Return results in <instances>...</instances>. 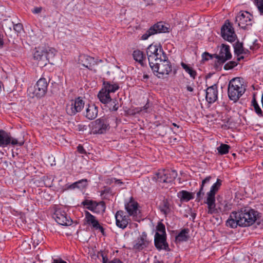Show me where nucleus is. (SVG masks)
<instances>
[{
  "mask_svg": "<svg viewBox=\"0 0 263 263\" xmlns=\"http://www.w3.org/2000/svg\"><path fill=\"white\" fill-rule=\"evenodd\" d=\"M257 212L249 208L241 209L238 212L231 213L226 221V226L231 228H236L237 226L248 227L252 225L256 220Z\"/></svg>",
  "mask_w": 263,
  "mask_h": 263,
  "instance_id": "nucleus-1",
  "label": "nucleus"
},
{
  "mask_svg": "<svg viewBox=\"0 0 263 263\" xmlns=\"http://www.w3.org/2000/svg\"><path fill=\"white\" fill-rule=\"evenodd\" d=\"M166 58L165 54H162V56L157 61L149 64L153 73L159 78H163L164 76L168 75L172 70L171 62Z\"/></svg>",
  "mask_w": 263,
  "mask_h": 263,
  "instance_id": "nucleus-2",
  "label": "nucleus"
},
{
  "mask_svg": "<svg viewBox=\"0 0 263 263\" xmlns=\"http://www.w3.org/2000/svg\"><path fill=\"white\" fill-rule=\"evenodd\" d=\"M245 91V89L240 78H233L229 82L228 93L230 100L236 102Z\"/></svg>",
  "mask_w": 263,
  "mask_h": 263,
  "instance_id": "nucleus-3",
  "label": "nucleus"
},
{
  "mask_svg": "<svg viewBox=\"0 0 263 263\" xmlns=\"http://www.w3.org/2000/svg\"><path fill=\"white\" fill-rule=\"evenodd\" d=\"M222 181L217 179L216 182L214 183L210 189V191L206 193V198L204 203L208 205V213L213 214L217 212L215 204V195L221 185Z\"/></svg>",
  "mask_w": 263,
  "mask_h": 263,
  "instance_id": "nucleus-4",
  "label": "nucleus"
},
{
  "mask_svg": "<svg viewBox=\"0 0 263 263\" xmlns=\"http://www.w3.org/2000/svg\"><path fill=\"white\" fill-rule=\"evenodd\" d=\"M48 82L44 78H40L36 82L34 89H29V95L31 97L40 98L44 97L47 92Z\"/></svg>",
  "mask_w": 263,
  "mask_h": 263,
  "instance_id": "nucleus-5",
  "label": "nucleus"
},
{
  "mask_svg": "<svg viewBox=\"0 0 263 263\" xmlns=\"http://www.w3.org/2000/svg\"><path fill=\"white\" fill-rule=\"evenodd\" d=\"M178 174L176 171L170 170H162L155 174V178L158 182L171 183L177 177Z\"/></svg>",
  "mask_w": 263,
  "mask_h": 263,
  "instance_id": "nucleus-6",
  "label": "nucleus"
},
{
  "mask_svg": "<svg viewBox=\"0 0 263 263\" xmlns=\"http://www.w3.org/2000/svg\"><path fill=\"white\" fill-rule=\"evenodd\" d=\"M24 143L23 141H18L17 139L13 138L10 133L0 129V147H6L10 144L22 146Z\"/></svg>",
  "mask_w": 263,
  "mask_h": 263,
  "instance_id": "nucleus-7",
  "label": "nucleus"
},
{
  "mask_svg": "<svg viewBox=\"0 0 263 263\" xmlns=\"http://www.w3.org/2000/svg\"><path fill=\"white\" fill-rule=\"evenodd\" d=\"M84 101L81 97L72 100L66 105V112L70 116L75 115L77 113L80 112L82 110L84 107Z\"/></svg>",
  "mask_w": 263,
  "mask_h": 263,
  "instance_id": "nucleus-8",
  "label": "nucleus"
},
{
  "mask_svg": "<svg viewBox=\"0 0 263 263\" xmlns=\"http://www.w3.org/2000/svg\"><path fill=\"white\" fill-rule=\"evenodd\" d=\"M252 15L247 11L240 12L236 16L235 21L240 28L248 30L252 26Z\"/></svg>",
  "mask_w": 263,
  "mask_h": 263,
  "instance_id": "nucleus-9",
  "label": "nucleus"
},
{
  "mask_svg": "<svg viewBox=\"0 0 263 263\" xmlns=\"http://www.w3.org/2000/svg\"><path fill=\"white\" fill-rule=\"evenodd\" d=\"M84 220L86 224L90 227L92 230L99 231L102 235L105 234L104 229L99 223L97 218L88 211L85 212Z\"/></svg>",
  "mask_w": 263,
  "mask_h": 263,
  "instance_id": "nucleus-10",
  "label": "nucleus"
},
{
  "mask_svg": "<svg viewBox=\"0 0 263 263\" xmlns=\"http://www.w3.org/2000/svg\"><path fill=\"white\" fill-rule=\"evenodd\" d=\"M52 217L58 223L62 226H70L72 222L71 219L67 216L66 213L60 209L55 210Z\"/></svg>",
  "mask_w": 263,
  "mask_h": 263,
  "instance_id": "nucleus-11",
  "label": "nucleus"
},
{
  "mask_svg": "<svg viewBox=\"0 0 263 263\" xmlns=\"http://www.w3.org/2000/svg\"><path fill=\"white\" fill-rule=\"evenodd\" d=\"M109 118H101L95 121L93 129L96 134H102L109 128Z\"/></svg>",
  "mask_w": 263,
  "mask_h": 263,
  "instance_id": "nucleus-12",
  "label": "nucleus"
},
{
  "mask_svg": "<svg viewBox=\"0 0 263 263\" xmlns=\"http://www.w3.org/2000/svg\"><path fill=\"white\" fill-rule=\"evenodd\" d=\"M146 53L149 65L153 64V62L155 61H157L158 59H160L162 56V54H164L163 51L161 49H159L157 46L153 44L148 46Z\"/></svg>",
  "mask_w": 263,
  "mask_h": 263,
  "instance_id": "nucleus-13",
  "label": "nucleus"
},
{
  "mask_svg": "<svg viewBox=\"0 0 263 263\" xmlns=\"http://www.w3.org/2000/svg\"><path fill=\"white\" fill-rule=\"evenodd\" d=\"M172 28L169 24L160 21L151 26L146 33H169Z\"/></svg>",
  "mask_w": 263,
  "mask_h": 263,
  "instance_id": "nucleus-14",
  "label": "nucleus"
},
{
  "mask_svg": "<svg viewBox=\"0 0 263 263\" xmlns=\"http://www.w3.org/2000/svg\"><path fill=\"white\" fill-rule=\"evenodd\" d=\"M150 243L147 234L143 232L135 240L133 248L134 249L140 251L148 247Z\"/></svg>",
  "mask_w": 263,
  "mask_h": 263,
  "instance_id": "nucleus-15",
  "label": "nucleus"
},
{
  "mask_svg": "<svg viewBox=\"0 0 263 263\" xmlns=\"http://www.w3.org/2000/svg\"><path fill=\"white\" fill-rule=\"evenodd\" d=\"M116 223L118 227L124 229L130 222V219L128 215H126L124 211L120 210L115 214Z\"/></svg>",
  "mask_w": 263,
  "mask_h": 263,
  "instance_id": "nucleus-16",
  "label": "nucleus"
},
{
  "mask_svg": "<svg viewBox=\"0 0 263 263\" xmlns=\"http://www.w3.org/2000/svg\"><path fill=\"white\" fill-rule=\"evenodd\" d=\"M154 243L156 248L159 250H169L168 245L166 242V235H159V233L156 232L155 235Z\"/></svg>",
  "mask_w": 263,
  "mask_h": 263,
  "instance_id": "nucleus-17",
  "label": "nucleus"
},
{
  "mask_svg": "<svg viewBox=\"0 0 263 263\" xmlns=\"http://www.w3.org/2000/svg\"><path fill=\"white\" fill-rule=\"evenodd\" d=\"M232 57L230 52V47L228 45L222 44L218 54L216 55V58L221 63H224L227 60Z\"/></svg>",
  "mask_w": 263,
  "mask_h": 263,
  "instance_id": "nucleus-18",
  "label": "nucleus"
},
{
  "mask_svg": "<svg viewBox=\"0 0 263 263\" xmlns=\"http://www.w3.org/2000/svg\"><path fill=\"white\" fill-rule=\"evenodd\" d=\"M79 61L80 64L91 70L93 69L96 64L93 58L85 54L80 55Z\"/></svg>",
  "mask_w": 263,
  "mask_h": 263,
  "instance_id": "nucleus-19",
  "label": "nucleus"
},
{
  "mask_svg": "<svg viewBox=\"0 0 263 263\" xmlns=\"http://www.w3.org/2000/svg\"><path fill=\"white\" fill-rule=\"evenodd\" d=\"M217 85L214 84L206 90L205 98L209 103L215 102L218 98Z\"/></svg>",
  "mask_w": 263,
  "mask_h": 263,
  "instance_id": "nucleus-20",
  "label": "nucleus"
},
{
  "mask_svg": "<svg viewBox=\"0 0 263 263\" xmlns=\"http://www.w3.org/2000/svg\"><path fill=\"white\" fill-rule=\"evenodd\" d=\"M138 203L132 198L125 204V208L128 214V216L133 217H136L138 212Z\"/></svg>",
  "mask_w": 263,
  "mask_h": 263,
  "instance_id": "nucleus-21",
  "label": "nucleus"
},
{
  "mask_svg": "<svg viewBox=\"0 0 263 263\" xmlns=\"http://www.w3.org/2000/svg\"><path fill=\"white\" fill-rule=\"evenodd\" d=\"M98 107L94 104L89 105L86 109L85 117L89 119L93 120L95 119L98 115Z\"/></svg>",
  "mask_w": 263,
  "mask_h": 263,
  "instance_id": "nucleus-22",
  "label": "nucleus"
},
{
  "mask_svg": "<svg viewBox=\"0 0 263 263\" xmlns=\"http://www.w3.org/2000/svg\"><path fill=\"white\" fill-rule=\"evenodd\" d=\"M190 230L189 229H182L175 237V242L180 243L181 242L186 241L189 239Z\"/></svg>",
  "mask_w": 263,
  "mask_h": 263,
  "instance_id": "nucleus-23",
  "label": "nucleus"
},
{
  "mask_svg": "<svg viewBox=\"0 0 263 263\" xmlns=\"http://www.w3.org/2000/svg\"><path fill=\"white\" fill-rule=\"evenodd\" d=\"M103 88H102L108 93L115 92L119 89L118 84L111 82L109 81H104L103 82Z\"/></svg>",
  "mask_w": 263,
  "mask_h": 263,
  "instance_id": "nucleus-24",
  "label": "nucleus"
},
{
  "mask_svg": "<svg viewBox=\"0 0 263 263\" xmlns=\"http://www.w3.org/2000/svg\"><path fill=\"white\" fill-rule=\"evenodd\" d=\"M194 194L185 190H182L177 193V196L182 201H189L194 198Z\"/></svg>",
  "mask_w": 263,
  "mask_h": 263,
  "instance_id": "nucleus-25",
  "label": "nucleus"
},
{
  "mask_svg": "<svg viewBox=\"0 0 263 263\" xmlns=\"http://www.w3.org/2000/svg\"><path fill=\"white\" fill-rule=\"evenodd\" d=\"M105 105L111 111H116L120 107L118 100L116 98L111 99L110 100L108 101V103L105 104Z\"/></svg>",
  "mask_w": 263,
  "mask_h": 263,
  "instance_id": "nucleus-26",
  "label": "nucleus"
},
{
  "mask_svg": "<svg viewBox=\"0 0 263 263\" xmlns=\"http://www.w3.org/2000/svg\"><path fill=\"white\" fill-rule=\"evenodd\" d=\"M133 57L134 59L140 63L142 66H144V61H145L146 58L144 56L143 52L140 50H136L133 53Z\"/></svg>",
  "mask_w": 263,
  "mask_h": 263,
  "instance_id": "nucleus-27",
  "label": "nucleus"
},
{
  "mask_svg": "<svg viewBox=\"0 0 263 263\" xmlns=\"http://www.w3.org/2000/svg\"><path fill=\"white\" fill-rule=\"evenodd\" d=\"M36 51L34 53V58L37 60H45V52L44 46H39L35 48Z\"/></svg>",
  "mask_w": 263,
  "mask_h": 263,
  "instance_id": "nucleus-28",
  "label": "nucleus"
},
{
  "mask_svg": "<svg viewBox=\"0 0 263 263\" xmlns=\"http://www.w3.org/2000/svg\"><path fill=\"white\" fill-rule=\"evenodd\" d=\"M98 97L100 102L104 104L108 103V101L111 99L109 93L102 89L98 95Z\"/></svg>",
  "mask_w": 263,
  "mask_h": 263,
  "instance_id": "nucleus-29",
  "label": "nucleus"
},
{
  "mask_svg": "<svg viewBox=\"0 0 263 263\" xmlns=\"http://www.w3.org/2000/svg\"><path fill=\"white\" fill-rule=\"evenodd\" d=\"M82 204L89 210L93 212H97V201H93L92 200L85 199L83 201H82Z\"/></svg>",
  "mask_w": 263,
  "mask_h": 263,
  "instance_id": "nucleus-30",
  "label": "nucleus"
},
{
  "mask_svg": "<svg viewBox=\"0 0 263 263\" xmlns=\"http://www.w3.org/2000/svg\"><path fill=\"white\" fill-rule=\"evenodd\" d=\"M45 52V60L49 61L50 59L54 57L57 53V50L54 48L49 46H44Z\"/></svg>",
  "mask_w": 263,
  "mask_h": 263,
  "instance_id": "nucleus-31",
  "label": "nucleus"
},
{
  "mask_svg": "<svg viewBox=\"0 0 263 263\" xmlns=\"http://www.w3.org/2000/svg\"><path fill=\"white\" fill-rule=\"evenodd\" d=\"M221 33H235L232 24L227 20L221 28Z\"/></svg>",
  "mask_w": 263,
  "mask_h": 263,
  "instance_id": "nucleus-32",
  "label": "nucleus"
},
{
  "mask_svg": "<svg viewBox=\"0 0 263 263\" xmlns=\"http://www.w3.org/2000/svg\"><path fill=\"white\" fill-rule=\"evenodd\" d=\"M181 65L185 71L190 74V77L193 79H195L197 74L196 71L183 62L181 63Z\"/></svg>",
  "mask_w": 263,
  "mask_h": 263,
  "instance_id": "nucleus-33",
  "label": "nucleus"
},
{
  "mask_svg": "<svg viewBox=\"0 0 263 263\" xmlns=\"http://www.w3.org/2000/svg\"><path fill=\"white\" fill-rule=\"evenodd\" d=\"M161 212L164 214L167 215L171 212L170 204L167 199H165L163 201L162 205L160 206Z\"/></svg>",
  "mask_w": 263,
  "mask_h": 263,
  "instance_id": "nucleus-34",
  "label": "nucleus"
},
{
  "mask_svg": "<svg viewBox=\"0 0 263 263\" xmlns=\"http://www.w3.org/2000/svg\"><path fill=\"white\" fill-rule=\"evenodd\" d=\"M235 52L238 55L237 61H240L241 59L244 58V56L240 55L243 53V51L244 48L243 47L242 44L240 43H237L236 46H235Z\"/></svg>",
  "mask_w": 263,
  "mask_h": 263,
  "instance_id": "nucleus-35",
  "label": "nucleus"
},
{
  "mask_svg": "<svg viewBox=\"0 0 263 263\" xmlns=\"http://www.w3.org/2000/svg\"><path fill=\"white\" fill-rule=\"evenodd\" d=\"M230 148V146L226 144H221V145L217 148L218 153L220 155L228 154Z\"/></svg>",
  "mask_w": 263,
  "mask_h": 263,
  "instance_id": "nucleus-36",
  "label": "nucleus"
},
{
  "mask_svg": "<svg viewBox=\"0 0 263 263\" xmlns=\"http://www.w3.org/2000/svg\"><path fill=\"white\" fill-rule=\"evenodd\" d=\"M252 105L254 107L255 112L259 116L263 117L262 112L261 109L258 104L257 101L255 98H253L252 100Z\"/></svg>",
  "mask_w": 263,
  "mask_h": 263,
  "instance_id": "nucleus-37",
  "label": "nucleus"
},
{
  "mask_svg": "<svg viewBox=\"0 0 263 263\" xmlns=\"http://www.w3.org/2000/svg\"><path fill=\"white\" fill-rule=\"evenodd\" d=\"M221 36L230 43L235 42L237 39L236 34H221Z\"/></svg>",
  "mask_w": 263,
  "mask_h": 263,
  "instance_id": "nucleus-38",
  "label": "nucleus"
},
{
  "mask_svg": "<svg viewBox=\"0 0 263 263\" xmlns=\"http://www.w3.org/2000/svg\"><path fill=\"white\" fill-rule=\"evenodd\" d=\"M228 204L226 201H224L223 202H220L219 204L218 205V208L216 209L217 210V212L214 213L213 214L218 213L219 212L223 213L226 211L228 210Z\"/></svg>",
  "mask_w": 263,
  "mask_h": 263,
  "instance_id": "nucleus-39",
  "label": "nucleus"
},
{
  "mask_svg": "<svg viewBox=\"0 0 263 263\" xmlns=\"http://www.w3.org/2000/svg\"><path fill=\"white\" fill-rule=\"evenodd\" d=\"M84 181H76V182L73 183L71 184H66L63 191L68 190H74L76 188H78V187H77V186H78V184L82 183H84Z\"/></svg>",
  "mask_w": 263,
  "mask_h": 263,
  "instance_id": "nucleus-40",
  "label": "nucleus"
},
{
  "mask_svg": "<svg viewBox=\"0 0 263 263\" xmlns=\"http://www.w3.org/2000/svg\"><path fill=\"white\" fill-rule=\"evenodd\" d=\"M156 230L157 232L159 233V235H166L165 232V227L164 224L161 222H159L157 227Z\"/></svg>",
  "mask_w": 263,
  "mask_h": 263,
  "instance_id": "nucleus-41",
  "label": "nucleus"
},
{
  "mask_svg": "<svg viewBox=\"0 0 263 263\" xmlns=\"http://www.w3.org/2000/svg\"><path fill=\"white\" fill-rule=\"evenodd\" d=\"M97 205H96V213H99L100 212H104L105 210V204L104 201H100L99 202H97Z\"/></svg>",
  "mask_w": 263,
  "mask_h": 263,
  "instance_id": "nucleus-42",
  "label": "nucleus"
},
{
  "mask_svg": "<svg viewBox=\"0 0 263 263\" xmlns=\"http://www.w3.org/2000/svg\"><path fill=\"white\" fill-rule=\"evenodd\" d=\"M237 64L238 63L235 61H230L224 65V69L226 70L232 69L236 66Z\"/></svg>",
  "mask_w": 263,
  "mask_h": 263,
  "instance_id": "nucleus-43",
  "label": "nucleus"
},
{
  "mask_svg": "<svg viewBox=\"0 0 263 263\" xmlns=\"http://www.w3.org/2000/svg\"><path fill=\"white\" fill-rule=\"evenodd\" d=\"M11 27H13L14 30L17 33H20L23 30V25L21 23H17L15 25H13L10 23Z\"/></svg>",
  "mask_w": 263,
  "mask_h": 263,
  "instance_id": "nucleus-44",
  "label": "nucleus"
},
{
  "mask_svg": "<svg viewBox=\"0 0 263 263\" xmlns=\"http://www.w3.org/2000/svg\"><path fill=\"white\" fill-rule=\"evenodd\" d=\"M260 14L263 15V0H254Z\"/></svg>",
  "mask_w": 263,
  "mask_h": 263,
  "instance_id": "nucleus-45",
  "label": "nucleus"
},
{
  "mask_svg": "<svg viewBox=\"0 0 263 263\" xmlns=\"http://www.w3.org/2000/svg\"><path fill=\"white\" fill-rule=\"evenodd\" d=\"M203 189L202 187H200L199 191L197 193L196 199V201L197 202H200L202 199V196L204 194V192H203Z\"/></svg>",
  "mask_w": 263,
  "mask_h": 263,
  "instance_id": "nucleus-46",
  "label": "nucleus"
},
{
  "mask_svg": "<svg viewBox=\"0 0 263 263\" xmlns=\"http://www.w3.org/2000/svg\"><path fill=\"white\" fill-rule=\"evenodd\" d=\"M212 177L211 176H208L206 177L204 179H203L202 181L201 184L200 185V187H202L203 189H204V187L210 183V180L211 179Z\"/></svg>",
  "mask_w": 263,
  "mask_h": 263,
  "instance_id": "nucleus-47",
  "label": "nucleus"
},
{
  "mask_svg": "<svg viewBox=\"0 0 263 263\" xmlns=\"http://www.w3.org/2000/svg\"><path fill=\"white\" fill-rule=\"evenodd\" d=\"M115 181V178L112 177H108L105 179V182L107 184L111 185Z\"/></svg>",
  "mask_w": 263,
  "mask_h": 263,
  "instance_id": "nucleus-48",
  "label": "nucleus"
},
{
  "mask_svg": "<svg viewBox=\"0 0 263 263\" xmlns=\"http://www.w3.org/2000/svg\"><path fill=\"white\" fill-rule=\"evenodd\" d=\"M80 181H85L84 182V183H80V184H78V189H83L84 187H85L87 184V179H82V180H80Z\"/></svg>",
  "mask_w": 263,
  "mask_h": 263,
  "instance_id": "nucleus-49",
  "label": "nucleus"
},
{
  "mask_svg": "<svg viewBox=\"0 0 263 263\" xmlns=\"http://www.w3.org/2000/svg\"><path fill=\"white\" fill-rule=\"evenodd\" d=\"M100 255L101 256L102 258V262L103 263H107L108 261V258L107 257V255L105 254L103 252H101L100 253Z\"/></svg>",
  "mask_w": 263,
  "mask_h": 263,
  "instance_id": "nucleus-50",
  "label": "nucleus"
},
{
  "mask_svg": "<svg viewBox=\"0 0 263 263\" xmlns=\"http://www.w3.org/2000/svg\"><path fill=\"white\" fill-rule=\"evenodd\" d=\"M77 150L79 152V153H80V154H85L86 153V151H85V149L81 145H79L78 146Z\"/></svg>",
  "mask_w": 263,
  "mask_h": 263,
  "instance_id": "nucleus-51",
  "label": "nucleus"
},
{
  "mask_svg": "<svg viewBox=\"0 0 263 263\" xmlns=\"http://www.w3.org/2000/svg\"><path fill=\"white\" fill-rule=\"evenodd\" d=\"M52 263H67L65 261L62 260V259H53Z\"/></svg>",
  "mask_w": 263,
  "mask_h": 263,
  "instance_id": "nucleus-52",
  "label": "nucleus"
},
{
  "mask_svg": "<svg viewBox=\"0 0 263 263\" xmlns=\"http://www.w3.org/2000/svg\"><path fill=\"white\" fill-rule=\"evenodd\" d=\"M42 9L41 7H36L33 9L32 12L34 13H39L41 12Z\"/></svg>",
  "mask_w": 263,
  "mask_h": 263,
  "instance_id": "nucleus-53",
  "label": "nucleus"
},
{
  "mask_svg": "<svg viewBox=\"0 0 263 263\" xmlns=\"http://www.w3.org/2000/svg\"><path fill=\"white\" fill-rule=\"evenodd\" d=\"M149 103L148 102H147V103L143 106V107H142L141 108H142V111H144L145 112H147V109L149 108Z\"/></svg>",
  "mask_w": 263,
  "mask_h": 263,
  "instance_id": "nucleus-54",
  "label": "nucleus"
},
{
  "mask_svg": "<svg viewBox=\"0 0 263 263\" xmlns=\"http://www.w3.org/2000/svg\"><path fill=\"white\" fill-rule=\"evenodd\" d=\"M108 263H122V262L119 259L115 258L113 260L109 261Z\"/></svg>",
  "mask_w": 263,
  "mask_h": 263,
  "instance_id": "nucleus-55",
  "label": "nucleus"
},
{
  "mask_svg": "<svg viewBox=\"0 0 263 263\" xmlns=\"http://www.w3.org/2000/svg\"><path fill=\"white\" fill-rule=\"evenodd\" d=\"M142 111V108L137 107L134 109V111L132 114L140 113Z\"/></svg>",
  "mask_w": 263,
  "mask_h": 263,
  "instance_id": "nucleus-56",
  "label": "nucleus"
},
{
  "mask_svg": "<svg viewBox=\"0 0 263 263\" xmlns=\"http://www.w3.org/2000/svg\"><path fill=\"white\" fill-rule=\"evenodd\" d=\"M152 34H143L141 38L142 40H147L148 38V37Z\"/></svg>",
  "mask_w": 263,
  "mask_h": 263,
  "instance_id": "nucleus-57",
  "label": "nucleus"
},
{
  "mask_svg": "<svg viewBox=\"0 0 263 263\" xmlns=\"http://www.w3.org/2000/svg\"><path fill=\"white\" fill-rule=\"evenodd\" d=\"M186 89L187 91L190 92H193L194 91V88L191 86H186Z\"/></svg>",
  "mask_w": 263,
  "mask_h": 263,
  "instance_id": "nucleus-58",
  "label": "nucleus"
},
{
  "mask_svg": "<svg viewBox=\"0 0 263 263\" xmlns=\"http://www.w3.org/2000/svg\"><path fill=\"white\" fill-rule=\"evenodd\" d=\"M249 51L247 49H243V53L242 54L247 55L249 53Z\"/></svg>",
  "mask_w": 263,
  "mask_h": 263,
  "instance_id": "nucleus-59",
  "label": "nucleus"
},
{
  "mask_svg": "<svg viewBox=\"0 0 263 263\" xmlns=\"http://www.w3.org/2000/svg\"><path fill=\"white\" fill-rule=\"evenodd\" d=\"M115 183H118V184H122V182L120 180L117 179L115 178V181H114Z\"/></svg>",
  "mask_w": 263,
  "mask_h": 263,
  "instance_id": "nucleus-60",
  "label": "nucleus"
},
{
  "mask_svg": "<svg viewBox=\"0 0 263 263\" xmlns=\"http://www.w3.org/2000/svg\"><path fill=\"white\" fill-rule=\"evenodd\" d=\"M203 56H208V57H211V55L209 53L206 52L203 53Z\"/></svg>",
  "mask_w": 263,
  "mask_h": 263,
  "instance_id": "nucleus-61",
  "label": "nucleus"
},
{
  "mask_svg": "<svg viewBox=\"0 0 263 263\" xmlns=\"http://www.w3.org/2000/svg\"><path fill=\"white\" fill-rule=\"evenodd\" d=\"M154 263H164L163 261L156 260L154 261Z\"/></svg>",
  "mask_w": 263,
  "mask_h": 263,
  "instance_id": "nucleus-62",
  "label": "nucleus"
},
{
  "mask_svg": "<svg viewBox=\"0 0 263 263\" xmlns=\"http://www.w3.org/2000/svg\"><path fill=\"white\" fill-rule=\"evenodd\" d=\"M173 125L175 126V127H177L178 128H179V126L178 125H177L176 123H173Z\"/></svg>",
  "mask_w": 263,
  "mask_h": 263,
  "instance_id": "nucleus-63",
  "label": "nucleus"
},
{
  "mask_svg": "<svg viewBox=\"0 0 263 263\" xmlns=\"http://www.w3.org/2000/svg\"><path fill=\"white\" fill-rule=\"evenodd\" d=\"M261 103H262V108H263V93H262V97H261Z\"/></svg>",
  "mask_w": 263,
  "mask_h": 263,
  "instance_id": "nucleus-64",
  "label": "nucleus"
}]
</instances>
